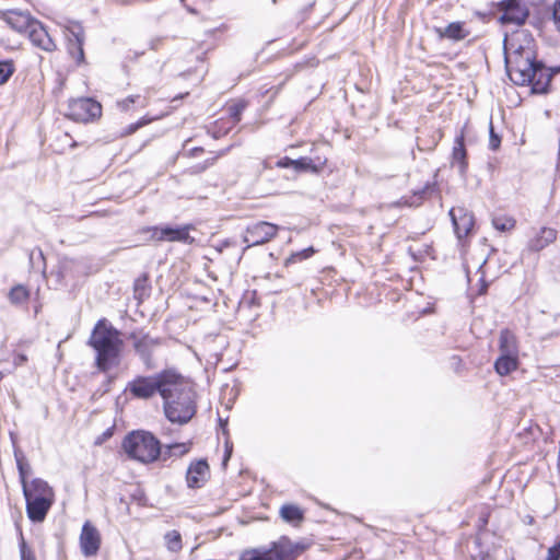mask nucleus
<instances>
[{
  "label": "nucleus",
  "mask_w": 560,
  "mask_h": 560,
  "mask_svg": "<svg viewBox=\"0 0 560 560\" xmlns=\"http://www.w3.org/2000/svg\"><path fill=\"white\" fill-rule=\"evenodd\" d=\"M88 343L95 351V365L101 372L119 365L124 341L120 331L106 319L96 323Z\"/></svg>",
  "instance_id": "f257e3e1"
},
{
  "label": "nucleus",
  "mask_w": 560,
  "mask_h": 560,
  "mask_svg": "<svg viewBox=\"0 0 560 560\" xmlns=\"http://www.w3.org/2000/svg\"><path fill=\"white\" fill-rule=\"evenodd\" d=\"M510 79L517 85H530L534 93L548 92L551 72L545 65L536 60V51L527 50L525 56L505 60Z\"/></svg>",
  "instance_id": "f03ea898"
},
{
  "label": "nucleus",
  "mask_w": 560,
  "mask_h": 560,
  "mask_svg": "<svg viewBox=\"0 0 560 560\" xmlns=\"http://www.w3.org/2000/svg\"><path fill=\"white\" fill-rule=\"evenodd\" d=\"M167 393H164V412L174 423H187L196 412L195 393L190 384L176 372L173 373Z\"/></svg>",
  "instance_id": "7ed1b4c3"
},
{
  "label": "nucleus",
  "mask_w": 560,
  "mask_h": 560,
  "mask_svg": "<svg viewBox=\"0 0 560 560\" xmlns=\"http://www.w3.org/2000/svg\"><path fill=\"white\" fill-rule=\"evenodd\" d=\"M23 494L28 518L34 523L43 522L55 500L52 488L45 480L35 478L24 482Z\"/></svg>",
  "instance_id": "20e7f679"
},
{
  "label": "nucleus",
  "mask_w": 560,
  "mask_h": 560,
  "mask_svg": "<svg viewBox=\"0 0 560 560\" xmlns=\"http://www.w3.org/2000/svg\"><path fill=\"white\" fill-rule=\"evenodd\" d=\"M122 450L130 458L150 464L159 459L161 443L152 433L139 430L126 435Z\"/></svg>",
  "instance_id": "39448f33"
},
{
  "label": "nucleus",
  "mask_w": 560,
  "mask_h": 560,
  "mask_svg": "<svg viewBox=\"0 0 560 560\" xmlns=\"http://www.w3.org/2000/svg\"><path fill=\"white\" fill-rule=\"evenodd\" d=\"M174 371H163L155 375L137 376L130 381L126 389L136 398L149 399L159 393L163 397L167 393Z\"/></svg>",
  "instance_id": "423d86ee"
},
{
  "label": "nucleus",
  "mask_w": 560,
  "mask_h": 560,
  "mask_svg": "<svg viewBox=\"0 0 560 560\" xmlns=\"http://www.w3.org/2000/svg\"><path fill=\"white\" fill-rule=\"evenodd\" d=\"M102 115V106L92 98L82 97L69 102L66 116L79 122H89Z\"/></svg>",
  "instance_id": "0eeeda50"
},
{
  "label": "nucleus",
  "mask_w": 560,
  "mask_h": 560,
  "mask_svg": "<svg viewBox=\"0 0 560 560\" xmlns=\"http://www.w3.org/2000/svg\"><path fill=\"white\" fill-rule=\"evenodd\" d=\"M527 50H535L534 38L528 32L524 30L516 31L510 37L504 38L505 60L525 56Z\"/></svg>",
  "instance_id": "6e6552de"
},
{
  "label": "nucleus",
  "mask_w": 560,
  "mask_h": 560,
  "mask_svg": "<svg viewBox=\"0 0 560 560\" xmlns=\"http://www.w3.org/2000/svg\"><path fill=\"white\" fill-rule=\"evenodd\" d=\"M129 339L132 340L133 348L143 360L144 364L151 368L152 354L162 345L163 340L142 331L131 332Z\"/></svg>",
  "instance_id": "1a4fd4ad"
},
{
  "label": "nucleus",
  "mask_w": 560,
  "mask_h": 560,
  "mask_svg": "<svg viewBox=\"0 0 560 560\" xmlns=\"http://www.w3.org/2000/svg\"><path fill=\"white\" fill-rule=\"evenodd\" d=\"M278 229L276 224L266 221L257 222L246 229L243 242L247 247L265 244L276 236Z\"/></svg>",
  "instance_id": "9d476101"
},
{
  "label": "nucleus",
  "mask_w": 560,
  "mask_h": 560,
  "mask_svg": "<svg viewBox=\"0 0 560 560\" xmlns=\"http://www.w3.org/2000/svg\"><path fill=\"white\" fill-rule=\"evenodd\" d=\"M190 225L184 226H155L151 229V238L158 242H180L191 244L194 237L189 234Z\"/></svg>",
  "instance_id": "9b49d317"
},
{
  "label": "nucleus",
  "mask_w": 560,
  "mask_h": 560,
  "mask_svg": "<svg viewBox=\"0 0 560 560\" xmlns=\"http://www.w3.org/2000/svg\"><path fill=\"white\" fill-rule=\"evenodd\" d=\"M79 541L82 553L85 557H93L100 550L102 538L98 529L86 521L82 526Z\"/></svg>",
  "instance_id": "f8f14e48"
},
{
  "label": "nucleus",
  "mask_w": 560,
  "mask_h": 560,
  "mask_svg": "<svg viewBox=\"0 0 560 560\" xmlns=\"http://www.w3.org/2000/svg\"><path fill=\"white\" fill-rule=\"evenodd\" d=\"M0 19L4 21L12 30L19 33H28L31 25L36 19L30 13L19 10L0 11Z\"/></svg>",
  "instance_id": "ddd939ff"
},
{
  "label": "nucleus",
  "mask_w": 560,
  "mask_h": 560,
  "mask_svg": "<svg viewBox=\"0 0 560 560\" xmlns=\"http://www.w3.org/2000/svg\"><path fill=\"white\" fill-rule=\"evenodd\" d=\"M450 215L457 237L463 238L467 236L475 224L472 213L465 208H452Z\"/></svg>",
  "instance_id": "4468645a"
},
{
  "label": "nucleus",
  "mask_w": 560,
  "mask_h": 560,
  "mask_svg": "<svg viewBox=\"0 0 560 560\" xmlns=\"http://www.w3.org/2000/svg\"><path fill=\"white\" fill-rule=\"evenodd\" d=\"M68 51L78 65L84 62V31L79 23H73L69 27Z\"/></svg>",
  "instance_id": "2eb2a0df"
},
{
  "label": "nucleus",
  "mask_w": 560,
  "mask_h": 560,
  "mask_svg": "<svg viewBox=\"0 0 560 560\" xmlns=\"http://www.w3.org/2000/svg\"><path fill=\"white\" fill-rule=\"evenodd\" d=\"M27 35L34 46L45 51H54L56 49L55 42L39 21L36 20L32 23Z\"/></svg>",
  "instance_id": "dca6fc26"
},
{
  "label": "nucleus",
  "mask_w": 560,
  "mask_h": 560,
  "mask_svg": "<svg viewBox=\"0 0 560 560\" xmlns=\"http://www.w3.org/2000/svg\"><path fill=\"white\" fill-rule=\"evenodd\" d=\"M285 551L278 544L273 542L270 548H256L245 550L241 560H283Z\"/></svg>",
  "instance_id": "f3484780"
},
{
  "label": "nucleus",
  "mask_w": 560,
  "mask_h": 560,
  "mask_svg": "<svg viewBox=\"0 0 560 560\" xmlns=\"http://www.w3.org/2000/svg\"><path fill=\"white\" fill-rule=\"evenodd\" d=\"M210 470L207 460L191 463L187 469L186 480L189 488H200L207 481Z\"/></svg>",
  "instance_id": "a211bd4d"
},
{
  "label": "nucleus",
  "mask_w": 560,
  "mask_h": 560,
  "mask_svg": "<svg viewBox=\"0 0 560 560\" xmlns=\"http://www.w3.org/2000/svg\"><path fill=\"white\" fill-rule=\"evenodd\" d=\"M528 16V10L520 3V0H505V7L501 21L522 25Z\"/></svg>",
  "instance_id": "6ab92c4d"
},
{
  "label": "nucleus",
  "mask_w": 560,
  "mask_h": 560,
  "mask_svg": "<svg viewBox=\"0 0 560 560\" xmlns=\"http://www.w3.org/2000/svg\"><path fill=\"white\" fill-rule=\"evenodd\" d=\"M434 32L440 39H450L459 42L470 35V31L466 28L464 22H452L445 27H434Z\"/></svg>",
  "instance_id": "aec40b11"
},
{
  "label": "nucleus",
  "mask_w": 560,
  "mask_h": 560,
  "mask_svg": "<svg viewBox=\"0 0 560 560\" xmlns=\"http://www.w3.org/2000/svg\"><path fill=\"white\" fill-rule=\"evenodd\" d=\"M452 165L457 166L459 174L464 175L468 167L467 151L465 148L464 132L460 131L454 140V147L452 151Z\"/></svg>",
  "instance_id": "412c9836"
},
{
  "label": "nucleus",
  "mask_w": 560,
  "mask_h": 560,
  "mask_svg": "<svg viewBox=\"0 0 560 560\" xmlns=\"http://www.w3.org/2000/svg\"><path fill=\"white\" fill-rule=\"evenodd\" d=\"M557 238V231L552 228H541L539 232L529 240L528 249L532 252H540Z\"/></svg>",
  "instance_id": "4be33fe9"
},
{
  "label": "nucleus",
  "mask_w": 560,
  "mask_h": 560,
  "mask_svg": "<svg viewBox=\"0 0 560 560\" xmlns=\"http://www.w3.org/2000/svg\"><path fill=\"white\" fill-rule=\"evenodd\" d=\"M500 354L518 355V345L516 336L509 329H503L499 337Z\"/></svg>",
  "instance_id": "5701e85b"
},
{
  "label": "nucleus",
  "mask_w": 560,
  "mask_h": 560,
  "mask_svg": "<svg viewBox=\"0 0 560 560\" xmlns=\"http://www.w3.org/2000/svg\"><path fill=\"white\" fill-rule=\"evenodd\" d=\"M517 368L518 355L500 354L494 362V370L501 376L509 375L513 371L517 370Z\"/></svg>",
  "instance_id": "b1692460"
},
{
  "label": "nucleus",
  "mask_w": 560,
  "mask_h": 560,
  "mask_svg": "<svg viewBox=\"0 0 560 560\" xmlns=\"http://www.w3.org/2000/svg\"><path fill=\"white\" fill-rule=\"evenodd\" d=\"M191 443H173L161 446V455L159 458L163 462L168 460L172 457H182L190 451Z\"/></svg>",
  "instance_id": "393cba45"
},
{
  "label": "nucleus",
  "mask_w": 560,
  "mask_h": 560,
  "mask_svg": "<svg viewBox=\"0 0 560 560\" xmlns=\"http://www.w3.org/2000/svg\"><path fill=\"white\" fill-rule=\"evenodd\" d=\"M296 171H311L318 173L325 165L326 159L322 160L317 158L313 160L311 158H301L298 160H288Z\"/></svg>",
  "instance_id": "a878e982"
},
{
  "label": "nucleus",
  "mask_w": 560,
  "mask_h": 560,
  "mask_svg": "<svg viewBox=\"0 0 560 560\" xmlns=\"http://www.w3.org/2000/svg\"><path fill=\"white\" fill-rule=\"evenodd\" d=\"M280 515L289 523L302 522L304 518L303 511L293 504L283 505L280 510Z\"/></svg>",
  "instance_id": "bb28decb"
},
{
  "label": "nucleus",
  "mask_w": 560,
  "mask_h": 560,
  "mask_svg": "<svg viewBox=\"0 0 560 560\" xmlns=\"http://www.w3.org/2000/svg\"><path fill=\"white\" fill-rule=\"evenodd\" d=\"M164 538L170 551L177 552L182 549V536L177 530L166 533Z\"/></svg>",
  "instance_id": "cd10ccee"
},
{
  "label": "nucleus",
  "mask_w": 560,
  "mask_h": 560,
  "mask_svg": "<svg viewBox=\"0 0 560 560\" xmlns=\"http://www.w3.org/2000/svg\"><path fill=\"white\" fill-rule=\"evenodd\" d=\"M9 299L13 304H21L28 299V291L23 285H15L11 289Z\"/></svg>",
  "instance_id": "c85d7f7f"
},
{
  "label": "nucleus",
  "mask_w": 560,
  "mask_h": 560,
  "mask_svg": "<svg viewBox=\"0 0 560 560\" xmlns=\"http://www.w3.org/2000/svg\"><path fill=\"white\" fill-rule=\"evenodd\" d=\"M492 224L495 230L505 232L512 230L515 226V220L506 217H498L492 220Z\"/></svg>",
  "instance_id": "c756f323"
},
{
  "label": "nucleus",
  "mask_w": 560,
  "mask_h": 560,
  "mask_svg": "<svg viewBox=\"0 0 560 560\" xmlns=\"http://www.w3.org/2000/svg\"><path fill=\"white\" fill-rule=\"evenodd\" d=\"M14 71L10 61H0V85L5 83Z\"/></svg>",
  "instance_id": "7c9ffc66"
},
{
  "label": "nucleus",
  "mask_w": 560,
  "mask_h": 560,
  "mask_svg": "<svg viewBox=\"0 0 560 560\" xmlns=\"http://www.w3.org/2000/svg\"><path fill=\"white\" fill-rule=\"evenodd\" d=\"M245 107H246V104L244 102H238V103L232 104L229 107V113H230L231 118L234 121H240L241 115H242L243 110L245 109Z\"/></svg>",
  "instance_id": "2f4dec72"
},
{
  "label": "nucleus",
  "mask_w": 560,
  "mask_h": 560,
  "mask_svg": "<svg viewBox=\"0 0 560 560\" xmlns=\"http://www.w3.org/2000/svg\"><path fill=\"white\" fill-rule=\"evenodd\" d=\"M21 560H36L34 552L26 546L24 539L20 544Z\"/></svg>",
  "instance_id": "473e14b6"
},
{
  "label": "nucleus",
  "mask_w": 560,
  "mask_h": 560,
  "mask_svg": "<svg viewBox=\"0 0 560 560\" xmlns=\"http://www.w3.org/2000/svg\"><path fill=\"white\" fill-rule=\"evenodd\" d=\"M313 254H314V248L313 247H308V248H305V249H303L301 252L292 254V256L290 257L289 260L296 261V260L306 259V258H310Z\"/></svg>",
  "instance_id": "72a5a7b5"
},
{
  "label": "nucleus",
  "mask_w": 560,
  "mask_h": 560,
  "mask_svg": "<svg viewBox=\"0 0 560 560\" xmlns=\"http://www.w3.org/2000/svg\"><path fill=\"white\" fill-rule=\"evenodd\" d=\"M553 22L558 31H560V0H557L553 8Z\"/></svg>",
  "instance_id": "f704fd0d"
},
{
  "label": "nucleus",
  "mask_w": 560,
  "mask_h": 560,
  "mask_svg": "<svg viewBox=\"0 0 560 560\" xmlns=\"http://www.w3.org/2000/svg\"><path fill=\"white\" fill-rule=\"evenodd\" d=\"M490 149L497 150L500 145V138L494 135L492 125L490 126Z\"/></svg>",
  "instance_id": "c9c22d12"
},
{
  "label": "nucleus",
  "mask_w": 560,
  "mask_h": 560,
  "mask_svg": "<svg viewBox=\"0 0 560 560\" xmlns=\"http://www.w3.org/2000/svg\"><path fill=\"white\" fill-rule=\"evenodd\" d=\"M545 560H560V550L555 546L550 547Z\"/></svg>",
  "instance_id": "e433bc0d"
},
{
  "label": "nucleus",
  "mask_w": 560,
  "mask_h": 560,
  "mask_svg": "<svg viewBox=\"0 0 560 560\" xmlns=\"http://www.w3.org/2000/svg\"><path fill=\"white\" fill-rule=\"evenodd\" d=\"M138 96H128L127 98L122 100L121 102L118 103V105L124 109V110H128L130 108V105L133 104L136 102V98Z\"/></svg>",
  "instance_id": "4c0bfd02"
},
{
  "label": "nucleus",
  "mask_w": 560,
  "mask_h": 560,
  "mask_svg": "<svg viewBox=\"0 0 560 560\" xmlns=\"http://www.w3.org/2000/svg\"><path fill=\"white\" fill-rule=\"evenodd\" d=\"M18 468H19V472H20L22 488H24V482H27L26 481V468L21 460H18Z\"/></svg>",
  "instance_id": "58836bf2"
},
{
  "label": "nucleus",
  "mask_w": 560,
  "mask_h": 560,
  "mask_svg": "<svg viewBox=\"0 0 560 560\" xmlns=\"http://www.w3.org/2000/svg\"><path fill=\"white\" fill-rule=\"evenodd\" d=\"M148 122H149V120L141 119L138 122H136L135 125H130L129 128H128V133L135 132L138 128L143 127Z\"/></svg>",
  "instance_id": "ea45409f"
},
{
  "label": "nucleus",
  "mask_w": 560,
  "mask_h": 560,
  "mask_svg": "<svg viewBox=\"0 0 560 560\" xmlns=\"http://www.w3.org/2000/svg\"><path fill=\"white\" fill-rule=\"evenodd\" d=\"M162 42H163V38H161V37L152 38L149 43L150 49L156 50L159 48V46L162 44Z\"/></svg>",
  "instance_id": "a19ab883"
},
{
  "label": "nucleus",
  "mask_w": 560,
  "mask_h": 560,
  "mask_svg": "<svg viewBox=\"0 0 560 560\" xmlns=\"http://www.w3.org/2000/svg\"><path fill=\"white\" fill-rule=\"evenodd\" d=\"M219 158V155L212 158L211 160H207L202 165L200 166H197V172H202L205 171L206 168H208L210 165H212L214 163V161Z\"/></svg>",
  "instance_id": "79ce46f5"
},
{
  "label": "nucleus",
  "mask_w": 560,
  "mask_h": 560,
  "mask_svg": "<svg viewBox=\"0 0 560 560\" xmlns=\"http://www.w3.org/2000/svg\"><path fill=\"white\" fill-rule=\"evenodd\" d=\"M203 152V149L200 148V147H197V148H192L190 150L187 151V154L189 156H197L199 153Z\"/></svg>",
  "instance_id": "37998d69"
},
{
  "label": "nucleus",
  "mask_w": 560,
  "mask_h": 560,
  "mask_svg": "<svg viewBox=\"0 0 560 560\" xmlns=\"http://www.w3.org/2000/svg\"><path fill=\"white\" fill-rule=\"evenodd\" d=\"M289 159L285 158L284 160H281L278 162V165L279 166H282V167H288V166H292V164L288 161Z\"/></svg>",
  "instance_id": "c03bdc74"
},
{
  "label": "nucleus",
  "mask_w": 560,
  "mask_h": 560,
  "mask_svg": "<svg viewBox=\"0 0 560 560\" xmlns=\"http://www.w3.org/2000/svg\"><path fill=\"white\" fill-rule=\"evenodd\" d=\"M26 360H27V358L24 354H20L15 359V364H23Z\"/></svg>",
  "instance_id": "a18cd8bd"
},
{
  "label": "nucleus",
  "mask_w": 560,
  "mask_h": 560,
  "mask_svg": "<svg viewBox=\"0 0 560 560\" xmlns=\"http://www.w3.org/2000/svg\"><path fill=\"white\" fill-rule=\"evenodd\" d=\"M487 287H488V284H487V283H485V282H482V285H481V288H480V290H479V293H480V294L486 293V291H487Z\"/></svg>",
  "instance_id": "49530a36"
},
{
  "label": "nucleus",
  "mask_w": 560,
  "mask_h": 560,
  "mask_svg": "<svg viewBox=\"0 0 560 560\" xmlns=\"http://www.w3.org/2000/svg\"><path fill=\"white\" fill-rule=\"evenodd\" d=\"M553 546L560 550V536H559V539L557 540V542Z\"/></svg>",
  "instance_id": "de8ad7c7"
}]
</instances>
